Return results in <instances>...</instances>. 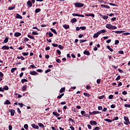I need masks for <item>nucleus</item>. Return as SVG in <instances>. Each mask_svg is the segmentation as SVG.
<instances>
[{
  "instance_id": "obj_1",
  "label": "nucleus",
  "mask_w": 130,
  "mask_h": 130,
  "mask_svg": "<svg viewBox=\"0 0 130 130\" xmlns=\"http://www.w3.org/2000/svg\"><path fill=\"white\" fill-rule=\"evenodd\" d=\"M103 33H106V30L103 29V30H101L97 32L96 33L94 34V35L93 36V38H98V37L99 36V35H100V34H102Z\"/></svg>"
},
{
  "instance_id": "obj_2",
  "label": "nucleus",
  "mask_w": 130,
  "mask_h": 130,
  "mask_svg": "<svg viewBox=\"0 0 130 130\" xmlns=\"http://www.w3.org/2000/svg\"><path fill=\"white\" fill-rule=\"evenodd\" d=\"M106 28H107V29H110L111 30H115V29H117V27L116 26H113L110 24H106Z\"/></svg>"
},
{
  "instance_id": "obj_3",
  "label": "nucleus",
  "mask_w": 130,
  "mask_h": 130,
  "mask_svg": "<svg viewBox=\"0 0 130 130\" xmlns=\"http://www.w3.org/2000/svg\"><path fill=\"white\" fill-rule=\"evenodd\" d=\"M74 6L76 8H82L84 7V4L80 3H76L74 4Z\"/></svg>"
},
{
  "instance_id": "obj_4",
  "label": "nucleus",
  "mask_w": 130,
  "mask_h": 130,
  "mask_svg": "<svg viewBox=\"0 0 130 130\" xmlns=\"http://www.w3.org/2000/svg\"><path fill=\"white\" fill-rule=\"evenodd\" d=\"M124 119L125 121L124 122V124H126V125H128V124H130L129 119H128V117L124 116Z\"/></svg>"
},
{
  "instance_id": "obj_5",
  "label": "nucleus",
  "mask_w": 130,
  "mask_h": 130,
  "mask_svg": "<svg viewBox=\"0 0 130 130\" xmlns=\"http://www.w3.org/2000/svg\"><path fill=\"white\" fill-rule=\"evenodd\" d=\"M72 16H74V17H82V18H85V15L83 14H79L77 13H73L72 14Z\"/></svg>"
},
{
  "instance_id": "obj_6",
  "label": "nucleus",
  "mask_w": 130,
  "mask_h": 130,
  "mask_svg": "<svg viewBox=\"0 0 130 130\" xmlns=\"http://www.w3.org/2000/svg\"><path fill=\"white\" fill-rule=\"evenodd\" d=\"M9 112H10L11 116H14V115H15V112L16 111H15V110L10 109L9 110Z\"/></svg>"
},
{
  "instance_id": "obj_7",
  "label": "nucleus",
  "mask_w": 130,
  "mask_h": 130,
  "mask_svg": "<svg viewBox=\"0 0 130 130\" xmlns=\"http://www.w3.org/2000/svg\"><path fill=\"white\" fill-rule=\"evenodd\" d=\"M29 74L32 76H36V75H38V73H37L36 71H30L29 72Z\"/></svg>"
},
{
  "instance_id": "obj_8",
  "label": "nucleus",
  "mask_w": 130,
  "mask_h": 130,
  "mask_svg": "<svg viewBox=\"0 0 130 130\" xmlns=\"http://www.w3.org/2000/svg\"><path fill=\"white\" fill-rule=\"evenodd\" d=\"M2 49L3 50H9L10 49V47L8 46H3L2 47Z\"/></svg>"
},
{
  "instance_id": "obj_9",
  "label": "nucleus",
  "mask_w": 130,
  "mask_h": 130,
  "mask_svg": "<svg viewBox=\"0 0 130 130\" xmlns=\"http://www.w3.org/2000/svg\"><path fill=\"white\" fill-rule=\"evenodd\" d=\"M113 32H114L115 33L117 34H121V33H124V32H125L124 30H116V31H113Z\"/></svg>"
},
{
  "instance_id": "obj_10",
  "label": "nucleus",
  "mask_w": 130,
  "mask_h": 130,
  "mask_svg": "<svg viewBox=\"0 0 130 130\" xmlns=\"http://www.w3.org/2000/svg\"><path fill=\"white\" fill-rule=\"evenodd\" d=\"M90 124H91V125H97V122H96V121L91 120L90 121Z\"/></svg>"
},
{
  "instance_id": "obj_11",
  "label": "nucleus",
  "mask_w": 130,
  "mask_h": 130,
  "mask_svg": "<svg viewBox=\"0 0 130 130\" xmlns=\"http://www.w3.org/2000/svg\"><path fill=\"white\" fill-rule=\"evenodd\" d=\"M21 35H22V34H21V32H16L14 33L15 37H19L21 36Z\"/></svg>"
},
{
  "instance_id": "obj_12",
  "label": "nucleus",
  "mask_w": 130,
  "mask_h": 130,
  "mask_svg": "<svg viewBox=\"0 0 130 130\" xmlns=\"http://www.w3.org/2000/svg\"><path fill=\"white\" fill-rule=\"evenodd\" d=\"M31 126H32V127H33V128H35L37 129H38L39 128V126L35 124H31Z\"/></svg>"
},
{
  "instance_id": "obj_13",
  "label": "nucleus",
  "mask_w": 130,
  "mask_h": 130,
  "mask_svg": "<svg viewBox=\"0 0 130 130\" xmlns=\"http://www.w3.org/2000/svg\"><path fill=\"white\" fill-rule=\"evenodd\" d=\"M101 8H106V9H110V7L107 5L102 4L101 5Z\"/></svg>"
},
{
  "instance_id": "obj_14",
  "label": "nucleus",
  "mask_w": 130,
  "mask_h": 130,
  "mask_svg": "<svg viewBox=\"0 0 130 130\" xmlns=\"http://www.w3.org/2000/svg\"><path fill=\"white\" fill-rule=\"evenodd\" d=\"M8 42H9V37H7L4 41L2 42L3 44L4 43H8Z\"/></svg>"
},
{
  "instance_id": "obj_15",
  "label": "nucleus",
  "mask_w": 130,
  "mask_h": 130,
  "mask_svg": "<svg viewBox=\"0 0 130 130\" xmlns=\"http://www.w3.org/2000/svg\"><path fill=\"white\" fill-rule=\"evenodd\" d=\"M100 16L101 17H102L103 19H104V20H107V19H108V16L107 15H102L101 14H100Z\"/></svg>"
},
{
  "instance_id": "obj_16",
  "label": "nucleus",
  "mask_w": 130,
  "mask_h": 130,
  "mask_svg": "<svg viewBox=\"0 0 130 130\" xmlns=\"http://www.w3.org/2000/svg\"><path fill=\"white\" fill-rule=\"evenodd\" d=\"M27 6H28V7H29V8H31V7H32V6H33V4H32V2L30 1H28L27 2Z\"/></svg>"
},
{
  "instance_id": "obj_17",
  "label": "nucleus",
  "mask_w": 130,
  "mask_h": 130,
  "mask_svg": "<svg viewBox=\"0 0 130 130\" xmlns=\"http://www.w3.org/2000/svg\"><path fill=\"white\" fill-rule=\"evenodd\" d=\"M16 19H23V17L18 13L16 14Z\"/></svg>"
},
{
  "instance_id": "obj_18",
  "label": "nucleus",
  "mask_w": 130,
  "mask_h": 130,
  "mask_svg": "<svg viewBox=\"0 0 130 130\" xmlns=\"http://www.w3.org/2000/svg\"><path fill=\"white\" fill-rule=\"evenodd\" d=\"M53 115H55V116H56V117H58V116H59L60 114L56 112H53Z\"/></svg>"
},
{
  "instance_id": "obj_19",
  "label": "nucleus",
  "mask_w": 130,
  "mask_h": 130,
  "mask_svg": "<svg viewBox=\"0 0 130 130\" xmlns=\"http://www.w3.org/2000/svg\"><path fill=\"white\" fill-rule=\"evenodd\" d=\"M66 91V87H62L60 89V91H59V93H63V92Z\"/></svg>"
},
{
  "instance_id": "obj_20",
  "label": "nucleus",
  "mask_w": 130,
  "mask_h": 130,
  "mask_svg": "<svg viewBox=\"0 0 130 130\" xmlns=\"http://www.w3.org/2000/svg\"><path fill=\"white\" fill-rule=\"evenodd\" d=\"M83 54H85V55H90V52L85 50L83 52Z\"/></svg>"
},
{
  "instance_id": "obj_21",
  "label": "nucleus",
  "mask_w": 130,
  "mask_h": 130,
  "mask_svg": "<svg viewBox=\"0 0 130 130\" xmlns=\"http://www.w3.org/2000/svg\"><path fill=\"white\" fill-rule=\"evenodd\" d=\"M5 105H8L11 104V102L8 100H7L4 103Z\"/></svg>"
},
{
  "instance_id": "obj_22",
  "label": "nucleus",
  "mask_w": 130,
  "mask_h": 130,
  "mask_svg": "<svg viewBox=\"0 0 130 130\" xmlns=\"http://www.w3.org/2000/svg\"><path fill=\"white\" fill-rule=\"evenodd\" d=\"M50 30L51 31L53 32V33H54V34H55L56 35H57V32L56 31V30L52 28H50Z\"/></svg>"
},
{
  "instance_id": "obj_23",
  "label": "nucleus",
  "mask_w": 130,
  "mask_h": 130,
  "mask_svg": "<svg viewBox=\"0 0 130 130\" xmlns=\"http://www.w3.org/2000/svg\"><path fill=\"white\" fill-rule=\"evenodd\" d=\"M27 37H28V38H30V39H32L33 40H35V38L33 36L28 35Z\"/></svg>"
},
{
  "instance_id": "obj_24",
  "label": "nucleus",
  "mask_w": 130,
  "mask_h": 130,
  "mask_svg": "<svg viewBox=\"0 0 130 130\" xmlns=\"http://www.w3.org/2000/svg\"><path fill=\"white\" fill-rule=\"evenodd\" d=\"M63 27L64 29H70V25H69L64 24L63 25Z\"/></svg>"
},
{
  "instance_id": "obj_25",
  "label": "nucleus",
  "mask_w": 130,
  "mask_h": 130,
  "mask_svg": "<svg viewBox=\"0 0 130 130\" xmlns=\"http://www.w3.org/2000/svg\"><path fill=\"white\" fill-rule=\"evenodd\" d=\"M83 95L84 96H86V97H87L88 98H89V97H90V96H91V95L90 94H88L87 92L83 93Z\"/></svg>"
},
{
  "instance_id": "obj_26",
  "label": "nucleus",
  "mask_w": 130,
  "mask_h": 130,
  "mask_svg": "<svg viewBox=\"0 0 130 130\" xmlns=\"http://www.w3.org/2000/svg\"><path fill=\"white\" fill-rule=\"evenodd\" d=\"M92 113H93V114H101V112L100 111H94L92 112Z\"/></svg>"
},
{
  "instance_id": "obj_27",
  "label": "nucleus",
  "mask_w": 130,
  "mask_h": 130,
  "mask_svg": "<svg viewBox=\"0 0 130 130\" xmlns=\"http://www.w3.org/2000/svg\"><path fill=\"white\" fill-rule=\"evenodd\" d=\"M40 12H41V9L39 8V9H36L35 10V13L36 14H38V13H39Z\"/></svg>"
},
{
  "instance_id": "obj_28",
  "label": "nucleus",
  "mask_w": 130,
  "mask_h": 130,
  "mask_svg": "<svg viewBox=\"0 0 130 130\" xmlns=\"http://www.w3.org/2000/svg\"><path fill=\"white\" fill-rule=\"evenodd\" d=\"M77 19L76 18H73L72 19H71V23H76L77 22Z\"/></svg>"
},
{
  "instance_id": "obj_29",
  "label": "nucleus",
  "mask_w": 130,
  "mask_h": 130,
  "mask_svg": "<svg viewBox=\"0 0 130 130\" xmlns=\"http://www.w3.org/2000/svg\"><path fill=\"white\" fill-rule=\"evenodd\" d=\"M22 54L24 56H27V55H29V52H23L22 53Z\"/></svg>"
},
{
  "instance_id": "obj_30",
  "label": "nucleus",
  "mask_w": 130,
  "mask_h": 130,
  "mask_svg": "<svg viewBox=\"0 0 130 130\" xmlns=\"http://www.w3.org/2000/svg\"><path fill=\"white\" fill-rule=\"evenodd\" d=\"M3 89L4 90H6V91H7L8 90H9V86H8V85L4 86Z\"/></svg>"
},
{
  "instance_id": "obj_31",
  "label": "nucleus",
  "mask_w": 130,
  "mask_h": 130,
  "mask_svg": "<svg viewBox=\"0 0 130 130\" xmlns=\"http://www.w3.org/2000/svg\"><path fill=\"white\" fill-rule=\"evenodd\" d=\"M105 121H107L108 122H112L113 120L109 119H105Z\"/></svg>"
},
{
  "instance_id": "obj_32",
  "label": "nucleus",
  "mask_w": 130,
  "mask_h": 130,
  "mask_svg": "<svg viewBox=\"0 0 130 130\" xmlns=\"http://www.w3.org/2000/svg\"><path fill=\"white\" fill-rule=\"evenodd\" d=\"M107 48H108V49H109L110 51H111V52H113V49H111L109 46H107Z\"/></svg>"
},
{
  "instance_id": "obj_33",
  "label": "nucleus",
  "mask_w": 130,
  "mask_h": 130,
  "mask_svg": "<svg viewBox=\"0 0 130 130\" xmlns=\"http://www.w3.org/2000/svg\"><path fill=\"white\" fill-rule=\"evenodd\" d=\"M25 82H28V80L26 79H23L21 80V83L22 84H24V83H25Z\"/></svg>"
},
{
  "instance_id": "obj_34",
  "label": "nucleus",
  "mask_w": 130,
  "mask_h": 130,
  "mask_svg": "<svg viewBox=\"0 0 130 130\" xmlns=\"http://www.w3.org/2000/svg\"><path fill=\"white\" fill-rule=\"evenodd\" d=\"M48 35L49 36V37H53V34H52V32L49 31L48 33Z\"/></svg>"
},
{
  "instance_id": "obj_35",
  "label": "nucleus",
  "mask_w": 130,
  "mask_h": 130,
  "mask_svg": "<svg viewBox=\"0 0 130 130\" xmlns=\"http://www.w3.org/2000/svg\"><path fill=\"white\" fill-rule=\"evenodd\" d=\"M18 105L20 106L21 108L23 107V106H25V105L23 104V103H18Z\"/></svg>"
},
{
  "instance_id": "obj_36",
  "label": "nucleus",
  "mask_w": 130,
  "mask_h": 130,
  "mask_svg": "<svg viewBox=\"0 0 130 130\" xmlns=\"http://www.w3.org/2000/svg\"><path fill=\"white\" fill-rule=\"evenodd\" d=\"M80 43H84V42H86L87 41H88L87 40H80Z\"/></svg>"
},
{
  "instance_id": "obj_37",
  "label": "nucleus",
  "mask_w": 130,
  "mask_h": 130,
  "mask_svg": "<svg viewBox=\"0 0 130 130\" xmlns=\"http://www.w3.org/2000/svg\"><path fill=\"white\" fill-rule=\"evenodd\" d=\"M80 28L81 30H86V29H87V27H86V26H80Z\"/></svg>"
},
{
  "instance_id": "obj_38",
  "label": "nucleus",
  "mask_w": 130,
  "mask_h": 130,
  "mask_svg": "<svg viewBox=\"0 0 130 130\" xmlns=\"http://www.w3.org/2000/svg\"><path fill=\"white\" fill-rule=\"evenodd\" d=\"M26 89H27V86L26 85H24L23 86H22V91H25Z\"/></svg>"
},
{
  "instance_id": "obj_39",
  "label": "nucleus",
  "mask_w": 130,
  "mask_h": 130,
  "mask_svg": "<svg viewBox=\"0 0 130 130\" xmlns=\"http://www.w3.org/2000/svg\"><path fill=\"white\" fill-rule=\"evenodd\" d=\"M89 17H92L93 18H95V14L93 13H90L89 14Z\"/></svg>"
},
{
  "instance_id": "obj_40",
  "label": "nucleus",
  "mask_w": 130,
  "mask_h": 130,
  "mask_svg": "<svg viewBox=\"0 0 130 130\" xmlns=\"http://www.w3.org/2000/svg\"><path fill=\"white\" fill-rule=\"evenodd\" d=\"M39 34H38V32L35 31H32V35H38Z\"/></svg>"
},
{
  "instance_id": "obj_41",
  "label": "nucleus",
  "mask_w": 130,
  "mask_h": 130,
  "mask_svg": "<svg viewBox=\"0 0 130 130\" xmlns=\"http://www.w3.org/2000/svg\"><path fill=\"white\" fill-rule=\"evenodd\" d=\"M16 70H17V68H14L11 69V73H14Z\"/></svg>"
},
{
  "instance_id": "obj_42",
  "label": "nucleus",
  "mask_w": 130,
  "mask_h": 130,
  "mask_svg": "<svg viewBox=\"0 0 130 130\" xmlns=\"http://www.w3.org/2000/svg\"><path fill=\"white\" fill-rule=\"evenodd\" d=\"M36 71L38 73H43V70H42V69H37Z\"/></svg>"
},
{
  "instance_id": "obj_43",
  "label": "nucleus",
  "mask_w": 130,
  "mask_h": 130,
  "mask_svg": "<svg viewBox=\"0 0 130 130\" xmlns=\"http://www.w3.org/2000/svg\"><path fill=\"white\" fill-rule=\"evenodd\" d=\"M121 78V76L120 75H119L116 78V81H119V80H120Z\"/></svg>"
},
{
  "instance_id": "obj_44",
  "label": "nucleus",
  "mask_w": 130,
  "mask_h": 130,
  "mask_svg": "<svg viewBox=\"0 0 130 130\" xmlns=\"http://www.w3.org/2000/svg\"><path fill=\"white\" fill-rule=\"evenodd\" d=\"M52 45L54 47H57L58 46V45L57 44H54V43L52 44Z\"/></svg>"
},
{
  "instance_id": "obj_45",
  "label": "nucleus",
  "mask_w": 130,
  "mask_h": 130,
  "mask_svg": "<svg viewBox=\"0 0 130 130\" xmlns=\"http://www.w3.org/2000/svg\"><path fill=\"white\" fill-rule=\"evenodd\" d=\"M56 61L57 62H58V63H60V62H61V60L60 59L57 58V59H56Z\"/></svg>"
},
{
  "instance_id": "obj_46",
  "label": "nucleus",
  "mask_w": 130,
  "mask_h": 130,
  "mask_svg": "<svg viewBox=\"0 0 130 130\" xmlns=\"http://www.w3.org/2000/svg\"><path fill=\"white\" fill-rule=\"evenodd\" d=\"M105 97V95H101L100 96H98V98H99L100 100L103 99Z\"/></svg>"
},
{
  "instance_id": "obj_47",
  "label": "nucleus",
  "mask_w": 130,
  "mask_h": 130,
  "mask_svg": "<svg viewBox=\"0 0 130 130\" xmlns=\"http://www.w3.org/2000/svg\"><path fill=\"white\" fill-rule=\"evenodd\" d=\"M38 125L40 126V127H44V125L42 123H39Z\"/></svg>"
},
{
  "instance_id": "obj_48",
  "label": "nucleus",
  "mask_w": 130,
  "mask_h": 130,
  "mask_svg": "<svg viewBox=\"0 0 130 130\" xmlns=\"http://www.w3.org/2000/svg\"><path fill=\"white\" fill-rule=\"evenodd\" d=\"M118 53H119V54H123V53H124V52L122 50H120L118 51Z\"/></svg>"
},
{
  "instance_id": "obj_49",
  "label": "nucleus",
  "mask_w": 130,
  "mask_h": 130,
  "mask_svg": "<svg viewBox=\"0 0 130 130\" xmlns=\"http://www.w3.org/2000/svg\"><path fill=\"white\" fill-rule=\"evenodd\" d=\"M86 89H87V90H90V89H91V86L90 85H86Z\"/></svg>"
},
{
  "instance_id": "obj_50",
  "label": "nucleus",
  "mask_w": 130,
  "mask_h": 130,
  "mask_svg": "<svg viewBox=\"0 0 130 130\" xmlns=\"http://www.w3.org/2000/svg\"><path fill=\"white\" fill-rule=\"evenodd\" d=\"M24 128H25V129H28V124H24Z\"/></svg>"
},
{
  "instance_id": "obj_51",
  "label": "nucleus",
  "mask_w": 130,
  "mask_h": 130,
  "mask_svg": "<svg viewBox=\"0 0 130 130\" xmlns=\"http://www.w3.org/2000/svg\"><path fill=\"white\" fill-rule=\"evenodd\" d=\"M118 43H119V41L117 40L115 41V45H117V44H118Z\"/></svg>"
},
{
  "instance_id": "obj_52",
  "label": "nucleus",
  "mask_w": 130,
  "mask_h": 130,
  "mask_svg": "<svg viewBox=\"0 0 130 130\" xmlns=\"http://www.w3.org/2000/svg\"><path fill=\"white\" fill-rule=\"evenodd\" d=\"M85 113H86V112H85V111H81V114H82V115H83V116H84V115H85Z\"/></svg>"
},
{
  "instance_id": "obj_53",
  "label": "nucleus",
  "mask_w": 130,
  "mask_h": 130,
  "mask_svg": "<svg viewBox=\"0 0 130 130\" xmlns=\"http://www.w3.org/2000/svg\"><path fill=\"white\" fill-rule=\"evenodd\" d=\"M49 72H51V70L50 69H47L45 71V74H47V73H49Z\"/></svg>"
},
{
  "instance_id": "obj_54",
  "label": "nucleus",
  "mask_w": 130,
  "mask_h": 130,
  "mask_svg": "<svg viewBox=\"0 0 130 130\" xmlns=\"http://www.w3.org/2000/svg\"><path fill=\"white\" fill-rule=\"evenodd\" d=\"M124 107H128V108H130V104H125L124 105Z\"/></svg>"
},
{
  "instance_id": "obj_55",
  "label": "nucleus",
  "mask_w": 130,
  "mask_h": 130,
  "mask_svg": "<svg viewBox=\"0 0 130 130\" xmlns=\"http://www.w3.org/2000/svg\"><path fill=\"white\" fill-rule=\"evenodd\" d=\"M122 94L123 95H126L127 94V92L126 91H123L122 92Z\"/></svg>"
},
{
  "instance_id": "obj_56",
  "label": "nucleus",
  "mask_w": 130,
  "mask_h": 130,
  "mask_svg": "<svg viewBox=\"0 0 130 130\" xmlns=\"http://www.w3.org/2000/svg\"><path fill=\"white\" fill-rule=\"evenodd\" d=\"M58 47V48H59V49H63V47H62V46L61 45H59Z\"/></svg>"
},
{
  "instance_id": "obj_57",
  "label": "nucleus",
  "mask_w": 130,
  "mask_h": 130,
  "mask_svg": "<svg viewBox=\"0 0 130 130\" xmlns=\"http://www.w3.org/2000/svg\"><path fill=\"white\" fill-rule=\"evenodd\" d=\"M30 67L31 69H36V67L34 64L30 65Z\"/></svg>"
},
{
  "instance_id": "obj_58",
  "label": "nucleus",
  "mask_w": 130,
  "mask_h": 130,
  "mask_svg": "<svg viewBox=\"0 0 130 130\" xmlns=\"http://www.w3.org/2000/svg\"><path fill=\"white\" fill-rule=\"evenodd\" d=\"M130 33L129 32H125L122 34V35H125V36H127V35H129Z\"/></svg>"
},
{
  "instance_id": "obj_59",
  "label": "nucleus",
  "mask_w": 130,
  "mask_h": 130,
  "mask_svg": "<svg viewBox=\"0 0 130 130\" xmlns=\"http://www.w3.org/2000/svg\"><path fill=\"white\" fill-rule=\"evenodd\" d=\"M17 112L19 113V114H21V110H20V108H17Z\"/></svg>"
},
{
  "instance_id": "obj_60",
  "label": "nucleus",
  "mask_w": 130,
  "mask_h": 130,
  "mask_svg": "<svg viewBox=\"0 0 130 130\" xmlns=\"http://www.w3.org/2000/svg\"><path fill=\"white\" fill-rule=\"evenodd\" d=\"M79 38H82V37H84V35L83 34H80L78 36Z\"/></svg>"
},
{
  "instance_id": "obj_61",
  "label": "nucleus",
  "mask_w": 130,
  "mask_h": 130,
  "mask_svg": "<svg viewBox=\"0 0 130 130\" xmlns=\"http://www.w3.org/2000/svg\"><path fill=\"white\" fill-rule=\"evenodd\" d=\"M93 130H100V127L96 126V127H94Z\"/></svg>"
},
{
  "instance_id": "obj_62",
  "label": "nucleus",
  "mask_w": 130,
  "mask_h": 130,
  "mask_svg": "<svg viewBox=\"0 0 130 130\" xmlns=\"http://www.w3.org/2000/svg\"><path fill=\"white\" fill-rule=\"evenodd\" d=\"M113 98V95L111 94L109 96V99H112Z\"/></svg>"
},
{
  "instance_id": "obj_63",
  "label": "nucleus",
  "mask_w": 130,
  "mask_h": 130,
  "mask_svg": "<svg viewBox=\"0 0 130 130\" xmlns=\"http://www.w3.org/2000/svg\"><path fill=\"white\" fill-rule=\"evenodd\" d=\"M115 105L112 104L111 105V108H115Z\"/></svg>"
},
{
  "instance_id": "obj_64",
  "label": "nucleus",
  "mask_w": 130,
  "mask_h": 130,
  "mask_svg": "<svg viewBox=\"0 0 130 130\" xmlns=\"http://www.w3.org/2000/svg\"><path fill=\"white\" fill-rule=\"evenodd\" d=\"M70 127L71 129V130H75V127L72 125H71Z\"/></svg>"
}]
</instances>
